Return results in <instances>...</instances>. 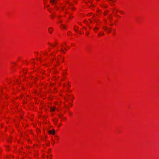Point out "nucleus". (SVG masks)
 <instances>
[{"instance_id": "f257e3e1", "label": "nucleus", "mask_w": 159, "mask_h": 159, "mask_svg": "<svg viewBox=\"0 0 159 159\" xmlns=\"http://www.w3.org/2000/svg\"><path fill=\"white\" fill-rule=\"evenodd\" d=\"M48 133L49 134H52L53 135H54L55 134V131L54 130H49L48 131Z\"/></svg>"}, {"instance_id": "f03ea898", "label": "nucleus", "mask_w": 159, "mask_h": 159, "mask_svg": "<svg viewBox=\"0 0 159 159\" xmlns=\"http://www.w3.org/2000/svg\"><path fill=\"white\" fill-rule=\"evenodd\" d=\"M48 32L50 34H52V27H50L48 28Z\"/></svg>"}, {"instance_id": "7ed1b4c3", "label": "nucleus", "mask_w": 159, "mask_h": 159, "mask_svg": "<svg viewBox=\"0 0 159 159\" xmlns=\"http://www.w3.org/2000/svg\"><path fill=\"white\" fill-rule=\"evenodd\" d=\"M50 2L52 4H56L57 3V2L55 0H51Z\"/></svg>"}, {"instance_id": "20e7f679", "label": "nucleus", "mask_w": 159, "mask_h": 159, "mask_svg": "<svg viewBox=\"0 0 159 159\" xmlns=\"http://www.w3.org/2000/svg\"><path fill=\"white\" fill-rule=\"evenodd\" d=\"M55 110V107H53L51 108L50 111H54Z\"/></svg>"}, {"instance_id": "39448f33", "label": "nucleus", "mask_w": 159, "mask_h": 159, "mask_svg": "<svg viewBox=\"0 0 159 159\" xmlns=\"http://www.w3.org/2000/svg\"><path fill=\"white\" fill-rule=\"evenodd\" d=\"M104 29L105 30L107 31L108 33L110 32V30H108L107 28H104Z\"/></svg>"}, {"instance_id": "423d86ee", "label": "nucleus", "mask_w": 159, "mask_h": 159, "mask_svg": "<svg viewBox=\"0 0 159 159\" xmlns=\"http://www.w3.org/2000/svg\"><path fill=\"white\" fill-rule=\"evenodd\" d=\"M61 26H62V27L64 29H65L66 28H65V26H64V25H61Z\"/></svg>"}, {"instance_id": "0eeeda50", "label": "nucleus", "mask_w": 159, "mask_h": 159, "mask_svg": "<svg viewBox=\"0 0 159 159\" xmlns=\"http://www.w3.org/2000/svg\"><path fill=\"white\" fill-rule=\"evenodd\" d=\"M95 29H97V30H98V28H95L94 29V30L95 31Z\"/></svg>"}, {"instance_id": "6e6552de", "label": "nucleus", "mask_w": 159, "mask_h": 159, "mask_svg": "<svg viewBox=\"0 0 159 159\" xmlns=\"http://www.w3.org/2000/svg\"><path fill=\"white\" fill-rule=\"evenodd\" d=\"M99 35H103L104 34H103V33H102V34L99 33Z\"/></svg>"}, {"instance_id": "1a4fd4ad", "label": "nucleus", "mask_w": 159, "mask_h": 159, "mask_svg": "<svg viewBox=\"0 0 159 159\" xmlns=\"http://www.w3.org/2000/svg\"><path fill=\"white\" fill-rule=\"evenodd\" d=\"M120 12L121 14H124L123 12L122 11H120Z\"/></svg>"}, {"instance_id": "9d476101", "label": "nucleus", "mask_w": 159, "mask_h": 159, "mask_svg": "<svg viewBox=\"0 0 159 159\" xmlns=\"http://www.w3.org/2000/svg\"><path fill=\"white\" fill-rule=\"evenodd\" d=\"M61 51H62V52H64V53H65V52L63 51V50L62 49H61Z\"/></svg>"}, {"instance_id": "9b49d317", "label": "nucleus", "mask_w": 159, "mask_h": 159, "mask_svg": "<svg viewBox=\"0 0 159 159\" xmlns=\"http://www.w3.org/2000/svg\"><path fill=\"white\" fill-rule=\"evenodd\" d=\"M47 157H48V159H49V158L51 159V157H48V156H47Z\"/></svg>"}, {"instance_id": "f8f14e48", "label": "nucleus", "mask_w": 159, "mask_h": 159, "mask_svg": "<svg viewBox=\"0 0 159 159\" xmlns=\"http://www.w3.org/2000/svg\"><path fill=\"white\" fill-rule=\"evenodd\" d=\"M48 44H49V45H51V46L52 45L51 44H50V43H48Z\"/></svg>"}, {"instance_id": "ddd939ff", "label": "nucleus", "mask_w": 159, "mask_h": 159, "mask_svg": "<svg viewBox=\"0 0 159 159\" xmlns=\"http://www.w3.org/2000/svg\"><path fill=\"white\" fill-rule=\"evenodd\" d=\"M116 1V0H113V1H113V2H115Z\"/></svg>"}, {"instance_id": "4468645a", "label": "nucleus", "mask_w": 159, "mask_h": 159, "mask_svg": "<svg viewBox=\"0 0 159 159\" xmlns=\"http://www.w3.org/2000/svg\"><path fill=\"white\" fill-rule=\"evenodd\" d=\"M62 22V21H59V22Z\"/></svg>"}, {"instance_id": "2eb2a0df", "label": "nucleus", "mask_w": 159, "mask_h": 159, "mask_svg": "<svg viewBox=\"0 0 159 159\" xmlns=\"http://www.w3.org/2000/svg\"><path fill=\"white\" fill-rule=\"evenodd\" d=\"M57 120H56V122H57Z\"/></svg>"}, {"instance_id": "dca6fc26", "label": "nucleus", "mask_w": 159, "mask_h": 159, "mask_svg": "<svg viewBox=\"0 0 159 159\" xmlns=\"http://www.w3.org/2000/svg\"><path fill=\"white\" fill-rule=\"evenodd\" d=\"M72 104H71V105H70V106H72Z\"/></svg>"}, {"instance_id": "f3484780", "label": "nucleus", "mask_w": 159, "mask_h": 159, "mask_svg": "<svg viewBox=\"0 0 159 159\" xmlns=\"http://www.w3.org/2000/svg\"><path fill=\"white\" fill-rule=\"evenodd\" d=\"M72 104H71V105H70V106H72Z\"/></svg>"}, {"instance_id": "a211bd4d", "label": "nucleus", "mask_w": 159, "mask_h": 159, "mask_svg": "<svg viewBox=\"0 0 159 159\" xmlns=\"http://www.w3.org/2000/svg\"><path fill=\"white\" fill-rule=\"evenodd\" d=\"M69 34H70V33H69V34H68V35H69Z\"/></svg>"}, {"instance_id": "6ab92c4d", "label": "nucleus", "mask_w": 159, "mask_h": 159, "mask_svg": "<svg viewBox=\"0 0 159 159\" xmlns=\"http://www.w3.org/2000/svg\"><path fill=\"white\" fill-rule=\"evenodd\" d=\"M69 34H70V33H69V34H68V35H69Z\"/></svg>"}]
</instances>
